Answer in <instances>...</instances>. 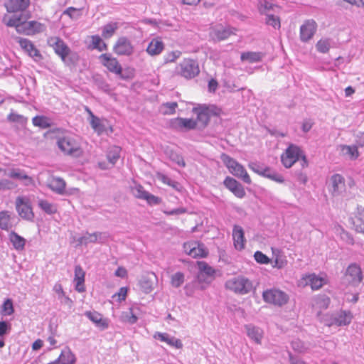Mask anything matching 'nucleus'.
<instances>
[{
    "mask_svg": "<svg viewBox=\"0 0 364 364\" xmlns=\"http://www.w3.org/2000/svg\"><path fill=\"white\" fill-rule=\"evenodd\" d=\"M48 45L53 48L55 53L66 65L73 63L74 57H69L70 49L61 38L56 36L50 37L48 38Z\"/></svg>",
    "mask_w": 364,
    "mask_h": 364,
    "instance_id": "1",
    "label": "nucleus"
},
{
    "mask_svg": "<svg viewBox=\"0 0 364 364\" xmlns=\"http://www.w3.org/2000/svg\"><path fill=\"white\" fill-rule=\"evenodd\" d=\"M222 160L232 175L242 179L247 184L251 183V178L242 165L226 154L222 156Z\"/></svg>",
    "mask_w": 364,
    "mask_h": 364,
    "instance_id": "2",
    "label": "nucleus"
},
{
    "mask_svg": "<svg viewBox=\"0 0 364 364\" xmlns=\"http://www.w3.org/2000/svg\"><path fill=\"white\" fill-rule=\"evenodd\" d=\"M175 72L186 79H192L199 74L200 69L197 61L186 58L176 66Z\"/></svg>",
    "mask_w": 364,
    "mask_h": 364,
    "instance_id": "3",
    "label": "nucleus"
},
{
    "mask_svg": "<svg viewBox=\"0 0 364 364\" xmlns=\"http://www.w3.org/2000/svg\"><path fill=\"white\" fill-rule=\"evenodd\" d=\"M59 149L67 155L80 156L82 154L80 144L72 136H65L58 139Z\"/></svg>",
    "mask_w": 364,
    "mask_h": 364,
    "instance_id": "4",
    "label": "nucleus"
},
{
    "mask_svg": "<svg viewBox=\"0 0 364 364\" xmlns=\"http://www.w3.org/2000/svg\"><path fill=\"white\" fill-rule=\"evenodd\" d=\"M228 289L239 294H246L252 289V282L243 277H237L228 280L225 283Z\"/></svg>",
    "mask_w": 364,
    "mask_h": 364,
    "instance_id": "5",
    "label": "nucleus"
},
{
    "mask_svg": "<svg viewBox=\"0 0 364 364\" xmlns=\"http://www.w3.org/2000/svg\"><path fill=\"white\" fill-rule=\"evenodd\" d=\"M262 298L265 302L279 306L285 304L289 299L287 294L278 289H270L264 291L262 294Z\"/></svg>",
    "mask_w": 364,
    "mask_h": 364,
    "instance_id": "6",
    "label": "nucleus"
},
{
    "mask_svg": "<svg viewBox=\"0 0 364 364\" xmlns=\"http://www.w3.org/2000/svg\"><path fill=\"white\" fill-rule=\"evenodd\" d=\"M363 280L361 268L357 264H350L346 269L344 282L348 285L357 287Z\"/></svg>",
    "mask_w": 364,
    "mask_h": 364,
    "instance_id": "7",
    "label": "nucleus"
},
{
    "mask_svg": "<svg viewBox=\"0 0 364 364\" xmlns=\"http://www.w3.org/2000/svg\"><path fill=\"white\" fill-rule=\"evenodd\" d=\"M16 209L18 215L24 220H32L34 213L28 198L19 196L16 199Z\"/></svg>",
    "mask_w": 364,
    "mask_h": 364,
    "instance_id": "8",
    "label": "nucleus"
},
{
    "mask_svg": "<svg viewBox=\"0 0 364 364\" xmlns=\"http://www.w3.org/2000/svg\"><path fill=\"white\" fill-rule=\"evenodd\" d=\"M302 153L299 147L291 144L281 156L282 164L286 168L291 167L300 159Z\"/></svg>",
    "mask_w": 364,
    "mask_h": 364,
    "instance_id": "9",
    "label": "nucleus"
},
{
    "mask_svg": "<svg viewBox=\"0 0 364 364\" xmlns=\"http://www.w3.org/2000/svg\"><path fill=\"white\" fill-rule=\"evenodd\" d=\"M16 41L19 44L22 50L35 61L38 62L43 59V56L39 50L35 46L31 40L21 37H16Z\"/></svg>",
    "mask_w": 364,
    "mask_h": 364,
    "instance_id": "10",
    "label": "nucleus"
},
{
    "mask_svg": "<svg viewBox=\"0 0 364 364\" xmlns=\"http://www.w3.org/2000/svg\"><path fill=\"white\" fill-rule=\"evenodd\" d=\"M183 249L187 255L193 258L205 257L208 255V251L204 245L196 241L185 242Z\"/></svg>",
    "mask_w": 364,
    "mask_h": 364,
    "instance_id": "11",
    "label": "nucleus"
},
{
    "mask_svg": "<svg viewBox=\"0 0 364 364\" xmlns=\"http://www.w3.org/2000/svg\"><path fill=\"white\" fill-rule=\"evenodd\" d=\"M317 30V23L313 19L306 20L300 26L299 35L302 42H308L311 40Z\"/></svg>",
    "mask_w": 364,
    "mask_h": 364,
    "instance_id": "12",
    "label": "nucleus"
},
{
    "mask_svg": "<svg viewBox=\"0 0 364 364\" xmlns=\"http://www.w3.org/2000/svg\"><path fill=\"white\" fill-rule=\"evenodd\" d=\"M99 59L101 63L106 67L109 71L117 75H122V68L117 58H113L109 53H103Z\"/></svg>",
    "mask_w": 364,
    "mask_h": 364,
    "instance_id": "13",
    "label": "nucleus"
},
{
    "mask_svg": "<svg viewBox=\"0 0 364 364\" xmlns=\"http://www.w3.org/2000/svg\"><path fill=\"white\" fill-rule=\"evenodd\" d=\"M329 191L333 196H341L346 191L345 179L341 174L336 173L331 177Z\"/></svg>",
    "mask_w": 364,
    "mask_h": 364,
    "instance_id": "14",
    "label": "nucleus"
},
{
    "mask_svg": "<svg viewBox=\"0 0 364 364\" xmlns=\"http://www.w3.org/2000/svg\"><path fill=\"white\" fill-rule=\"evenodd\" d=\"M199 272L197 278L199 282L209 284L214 279L215 270L209 266L205 262H198Z\"/></svg>",
    "mask_w": 364,
    "mask_h": 364,
    "instance_id": "15",
    "label": "nucleus"
},
{
    "mask_svg": "<svg viewBox=\"0 0 364 364\" xmlns=\"http://www.w3.org/2000/svg\"><path fill=\"white\" fill-rule=\"evenodd\" d=\"M46 30V26L37 21H23V28L21 33L26 36H34L44 32Z\"/></svg>",
    "mask_w": 364,
    "mask_h": 364,
    "instance_id": "16",
    "label": "nucleus"
},
{
    "mask_svg": "<svg viewBox=\"0 0 364 364\" xmlns=\"http://www.w3.org/2000/svg\"><path fill=\"white\" fill-rule=\"evenodd\" d=\"M113 49L118 55H130L134 51L131 41L126 37H120L117 41Z\"/></svg>",
    "mask_w": 364,
    "mask_h": 364,
    "instance_id": "17",
    "label": "nucleus"
},
{
    "mask_svg": "<svg viewBox=\"0 0 364 364\" xmlns=\"http://www.w3.org/2000/svg\"><path fill=\"white\" fill-rule=\"evenodd\" d=\"M4 176L22 181L24 186H30L33 183V178L28 176L24 170L18 168H13L8 169V171H4Z\"/></svg>",
    "mask_w": 364,
    "mask_h": 364,
    "instance_id": "18",
    "label": "nucleus"
},
{
    "mask_svg": "<svg viewBox=\"0 0 364 364\" xmlns=\"http://www.w3.org/2000/svg\"><path fill=\"white\" fill-rule=\"evenodd\" d=\"M223 183L236 197L242 198L245 196V191L242 186L233 178L226 177Z\"/></svg>",
    "mask_w": 364,
    "mask_h": 364,
    "instance_id": "19",
    "label": "nucleus"
},
{
    "mask_svg": "<svg viewBox=\"0 0 364 364\" xmlns=\"http://www.w3.org/2000/svg\"><path fill=\"white\" fill-rule=\"evenodd\" d=\"M30 0H9L5 7L9 13L25 11L30 6Z\"/></svg>",
    "mask_w": 364,
    "mask_h": 364,
    "instance_id": "20",
    "label": "nucleus"
},
{
    "mask_svg": "<svg viewBox=\"0 0 364 364\" xmlns=\"http://www.w3.org/2000/svg\"><path fill=\"white\" fill-rule=\"evenodd\" d=\"M155 339H159L162 342L166 343L168 346L180 349L183 347V343L180 339L169 336L166 333L156 332L154 335Z\"/></svg>",
    "mask_w": 364,
    "mask_h": 364,
    "instance_id": "21",
    "label": "nucleus"
},
{
    "mask_svg": "<svg viewBox=\"0 0 364 364\" xmlns=\"http://www.w3.org/2000/svg\"><path fill=\"white\" fill-rule=\"evenodd\" d=\"M232 238L236 250H242L245 247V239L243 229L239 225H235L232 230Z\"/></svg>",
    "mask_w": 364,
    "mask_h": 364,
    "instance_id": "22",
    "label": "nucleus"
},
{
    "mask_svg": "<svg viewBox=\"0 0 364 364\" xmlns=\"http://www.w3.org/2000/svg\"><path fill=\"white\" fill-rule=\"evenodd\" d=\"M306 284L310 285L313 290H318L327 284L328 279L326 276L311 274L306 276Z\"/></svg>",
    "mask_w": 364,
    "mask_h": 364,
    "instance_id": "23",
    "label": "nucleus"
},
{
    "mask_svg": "<svg viewBox=\"0 0 364 364\" xmlns=\"http://www.w3.org/2000/svg\"><path fill=\"white\" fill-rule=\"evenodd\" d=\"M105 235L101 232L88 233L80 237L77 241L79 245H87L88 243L100 242L103 243L105 241Z\"/></svg>",
    "mask_w": 364,
    "mask_h": 364,
    "instance_id": "24",
    "label": "nucleus"
},
{
    "mask_svg": "<svg viewBox=\"0 0 364 364\" xmlns=\"http://www.w3.org/2000/svg\"><path fill=\"white\" fill-rule=\"evenodd\" d=\"M85 272L82 269V268L80 266H75V277H74V282H75V289L77 291L80 293H82L85 291Z\"/></svg>",
    "mask_w": 364,
    "mask_h": 364,
    "instance_id": "25",
    "label": "nucleus"
},
{
    "mask_svg": "<svg viewBox=\"0 0 364 364\" xmlns=\"http://www.w3.org/2000/svg\"><path fill=\"white\" fill-rule=\"evenodd\" d=\"M85 315L101 330H105L109 327V321L103 319L102 316L97 311H86Z\"/></svg>",
    "mask_w": 364,
    "mask_h": 364,
    "instance_id": "26",
    "label": "nucleus"
},
{
    "mask_svg": "<svg viewBox=\"0 0 364 364\" xmlns=\"http://www.w3.org/2000/svg\"><path fill=\"white\" fill-rule=\"evenodd\" d=\"M245 328L246 329L247 336L256 343L260 344L263 337L262 330L252 324L245 325Z\"/></svg>",
    "mask_w": 364,
    "mask_h": 364,
    "instance_id": "27",
    "label": "nucleus"
},
{
    "mask_svg": "<svg viewBox=\"0 0 364 364\" xmlns=\"http://www.w3.org/2000/svg\"><path fill=\"white\" fill-rule=\"evenodd\" d=\"M164 48V44L159 38H154L151 41L146 48V52L151 56L159 55Z\"/></svg>",
    "mask_w": 364,
    "mask_h": 364,
    "instance_id": "28",
    "label": "nucleus"
},
{
    "mask_svg": "<svg viewBox=\"0 0 364 364\" xmlns=\"http://www.w3.org/2000/svg\"><path fill=\"white\" fill-rule=\"evenodd\" d=\"M335 319L334 322L331 324H335L336 326H346L350 323L352 316L349 312L341 311L334 313Z\"/></svg>",
    "mask_w": 364,
    "mask_h": 364,
    "instance_id": "29",
    "label": "nucleus"
},
{
    "mask_svg": "<svg viewBox=\"0 0 364 364\" xmlns=\"http://www.w3.org/2000/svg\"><path fill=\"white\" fill-rule=\"evenodd\" d=\"M193 112L197 116V125L200 127H205L209 122L210 117L207 109L205 108H194Z\"/></svg>",
    "mask_w": 364,
    "mask_h": 364,
    "instance_id": "30",
    "label": "nucleus"
},
{
    "mask_svg": "<svg viewBox=\"0 0 364 364\" xmlns=\"http://www.w3.org/2000/svg\"><path fill=\"white\" fill-rule=\"evenodd\" d=\"M174 126L181 129L191 130L196 127L197 122L193 119L177 118L174 122Z\"/></svg>",
    "mask_w": 364,
    "mask_h": 364,
    "instance_id": "31",
    "label": "nucleus"
},
{
    "mask_svg": "<svg viewBox=\"0 0 364 364\" xmlns=\"http://www.w3.org/2000/svg\"><path fill=\"white\" fill-rule=\"evenodd\" d=\"M9 238L14 248L17 251H22L25 248L26 240L15 232H11Z\"/></svg>",
    "mask_w": 364,
    "mask_h": 364,
    "instance_id": "32",
    "label": "nucleus"
},
{
    "mask_svg": "<svg viewBox=\"0 0 364 364\" xmlns=\"http://www.w3.org/2000/svg\"><path fill=\"white\" fill-rule=\"evenodd\" d=\"M264 56V53L261 52H244L241 53L240 59L242 61H247L250 63L260 62Z\"/></svg>",
    "mask_w": 364,
    "mask_h": 364,
    "instance_id": "33",
    "label": "nucleus"
},
{
    "mask_svg": "<svg viewBox=\"0 0 364 364\" xmlns=\"http://www.w3.org/2000/svg\"><path fill=\"white\" fill-rule=\"evenodd\" d=\"M330 304V298L325 294H319L312 299V306L316 309H326Z\"/></svg>",
    "mask_w": 364,
    "mask_h": 364,
    "instance_id": "34",
    "label": "nucleus"
},
{
    "mask_svg": "<svg viewBox=\"0 0 364 364\" xmlns=\"http://www.w3.org/2000/svg\"><path fill=\"white\" fill-rule=\"evenodd\" d=\"M23 15H14L9 18L5 24L9 27H14L17 33H21L23 28V21H22Z\"/></svg>",
    "mask_w": 364,
    "mask_h": 364,
    "instance_id": "35",
    "label": "nucleus"
},
{
    "mask_svg": "<svg viewBox=\"0 0 364 364\" xmlns=\"http://www.w3.org/2000/svg\"><path fill=\"white\" fill-rule=\"evenodd\" d=\"M120 152H121V148L117 146H112L109 149L107 154V158L109 162V164L111 165V166H114L117 160L120 157Z\"/></svg>",
    "mask_w": 364,
    "mask_h": 364,
    "instance_id": "36",
    "label": "nucleus"
},
{
    "mask_svg": "<svg viewBox=\"0 0 364 364\" xmlns=\"http://www.w3.org/2000/svg\"><path fill=\"white\" fill-rule=\"evenodd\" d=\"M33 124L41 129H47L52 126L51 119L43 115H38L32 119Z\"/></svg>",
    "mask_w": 364,
    "mask_h": 364,
    "instance_id": "37",
    "label": "nucleus"
},
{
    "mask_svg": "<svg viewBox=\"0 0 364 364\" xmlns=\"http://www.w3.org/2000/svg\"><path fill=\"white\" fill-rule=\"evenodd\" d=\"M48 187L58 193H63L65 188V183L60 178H53L49 182Z\"/></svg>",
    "mask_w": 364,
    "mask_h": 364,
    "instance_id": "38",
    "label": "nucleus"
},
{
    "mask_svg": "<svg viewBox=\"0 0 364 364\" xmlns=\"http://www.w3.org/2000/svg\"><path fill=\"white\" fill-rule=\"evenodd\" d=\"M233 29L230 27H218L214 29V35L219 41L227 39L230 35L233 34Z\"/></svg>",
    "mask_w": 364,
    "mask_h": 364,
    "instance_id": "39",
    "label": "nucleus"
},
{
    "mask_svg": "<svg viewBox=\"0 0 364 364\" xmlns=\"http://www.w3.org/2000/svg\"><path fill=\"white\" fill-rule=\"evenodd\" d=\"M353 225L356 232L364 233V208H359Z\"/></svg>",
    "mask_w": 364,
    "mask_h": 364,
    "instance_id": "40",
    "label": "nucleus"
},
{
    "mask_svg": "<svg viewBox=\"0 0 364 364\" xmlns=\"http://www.w3.org/2000/svg\"><path fill=\"white\" fill-rule=\"evenodd\" d=\"M119 24L117 22H110L102 28V35L105 38H111L118 29Z\"/></svg>",
    "mask_w": 364,
    "mask_h": 364,
    "instance_id": "41",
    "label": "nucleus"
},
{
    "mask_svg": "<svg viewBox=\"0 0 364 364\" xmlns=\"http://www.w3.org/2000/svg\"><path fill=\"white\" fill-rule=\"evenodd\" d=\"M131 192L134 197L142 200H144L148 193L141 185L136 183H134V185L131 186Z\"/></svg>",
    "mask_w": 364,
    "mask_h": 364,
    "instance_id": "42",
    "label": "nucleus"
},
{
    "mask_svg": "<svg viewBox=\"0 0 364 364\" xmlns=\"http://www.w3.org/2000/svg\"><path fill=\"white\" fill-rule=\"evenodd\" d=\"M138 320L137 316L133 314L132 309H129L127 311H124L120 316V321L129 324L135 323Z\"/></svg>",
    "mask_w": 364,
    "mask_h": 364,
    "instance_id": "43",
    "label": "nucleus"
},
{
    "mask_svg": "<svg viewBox=\"0 0 364 364\" xmlns=\"http://www.w3.org/2000/svg\"><path fill=\"white\" fill-rule=\"evenodd\" d=\"M10 215L7 211L0 212V228L1 230H8L11 228Z\"/></svg>",
    "mask_w": 364,
    "mask_h": 364,
    "instance_id": "44",
    "label": "nucleus"
},
{
    "mask_svg": "<svg viewBox=\"0 0 364 364\" xmlns=\"http://www.w3.org/2000/svg\"><path fill=\"white\" fill-rule=\"evenodd\" d=\"M14 312L13 301L11 299L4 301L1 306V314L3 316H11Z\"/></svg>",
    "mask_w": 364,
    "mask_h": 364,
    "instance_id": "45",
    "label": "nucleus"
},
{
    "mask_svg": "<svg viewBox=\"0 0 364 364\" xmlns=\"http://www.w3.org/2000/svg\"><path fill=\"white\" fill-rule=\"evenodd\" d=\"M265 23L267 25L272 26L274 29H279L281 26L279 18L272 14H267Z\"/></svg>",
    "mask_w": 364,
    "mask_h": 364,
    "instance_id": "46",
    "label": "nucleus"
},
{
    "mask_svg": "<svg viewBox=\"0 0 364 364\" xmlns=\"http://www.w3.org/2000/svg\"><path fill=\"white\" fill-rule=\"evenodd\" d=\"M90 124L91 127L98 134H102L105 130V126L102 124L99 117L94 116L90 119Z\"/></svg>",
    "mask_w": 364,
    "mask_h": 364,
    "instance_id": "47",
    "label": "nucleus"
},
{
    "mask_svg": "<svg viewBox=\"0 0 364 364\" xmlns=\"http://www.w3.org/2000/svg\"><path fill=\"white\" fill-rule=\"evenodd\" d=\"M341 150L344 154L348 155L352 159H355L359 156L358 148L355 146L343 145Z\"/></svg>",
    "mask_w": 364,
    "mask_h": 364,
    "instance_id": "48",
    "label": "nucleus"
},
{
    "mask_svg": "<svg viewBox=\"0 0 364 364\" xmlns=\"http://www.w3.org/2000/svg\"><path fill=\"white\" fill-rule=\"evenodd\" d=\"M316 48L318 52L326 53L331 48V40L329 38L319 40L316 45Z\"/></svg>",
    "mask_w": 364,
    "mask_h": 364,
    "instance_id": "49",
    "label": "nucleus"
},
{
    "mask_svg": "<svg viewBox=\"0 0 364 364\" xmlns=\"http://www.w3.org/2000/svg\"><path fill=\"white\" fill-rule=\"evenodd\" d=\"M184 274L181 272H178L171 276V284L173 287L178 288L184 282Z\"/></svg>",
    "mask_w": 364,
    "mask_h": 364,
    "instance_id": "50",
    "label": "nucleus"
},
{
    "mask_svg": "<svg viewBox=\"0 0 364 364\" xmlns=\"http://www.w3.org/2000/svg\"><path fill=\"white\" fill-rule=\"evenodd\" d=\"M39 207L48 214H53L56 212V208L48 200H41L38 202Z\"/></svg>",
    "mask_w": 364,
    "mask_h": 364,
    "instance_id": "51",
    "label": "nucleus"
},
{
    "mask_svg": "<svg viewBox=\"0 0 364 364\" xmlns=\"http://www.w3.org/2000/svg\"><path fill=\"white\" fill-rule=\"evenodd\" d=\"M7 119L10 122H16L21 125H25L28 121L27 117L14 112L10 113Z\"/></svg>",
    "mask_w": 364,
    "mask_h": 364,
    "instance_id": "52",
    "label": "nucleus"
},
{
    "mask_svg": "<svg viewBox=\"0 0 364 364\" xmlns=\"http://www.w3.org/2000/svg\"><path fill=\"white\" fill-rule=\"evenodd\" d=\"M140 286L143 291L146 294H149L154 289V284L152 281L147 278L143 277L140 281Z\"/></svg>",
    "mask_w": 364,
    "mask_h": 364,
    "instance_id": "53",
    "label": "nucleus"
},
{
    "mask_svg": "<svg viewBox=\"0 0 364 364\" xmlns=\"http://www.w3.org/2000/svg\"><path fill=\"white\" fill-rule=\"evenodd\" d=\"M159 178H160V180L164 183L167 184L169 186H171L172 188H173L175 190H176L178 191H181L182 187L180 185V183H178L177 181H175L171 179L169 177H168L167 176L164 175V174L161 175Z\"/></svg>",
    "mask_w": 364,
    "mask_h": 364,
    "instance_id": "54",
    "label": "nucleus"
},
{
    "mask_svg": "<svg viewBox=\"0 0 364 364\" xmlns=\"http://www.w3.org/2000/svg\"><path fill=\"white\" fill-rule=\"evenodd\" d=\"M92 43L93 48L102 51L107 49V46L102 42V38L99 36H93L92 37Z\"/></svg>",
    "mask_w": 364,
    "mask_h": 364,
    "instance_id": "55",
    "label": "nucleus"
},
{
    "mask_svg": "<svg viewBox=\"0 0 364 364\" xmlns=\"http://www.w3.org/2000/svg\"><path fill=\"white\" fill-rule=\"evenodd\" d=\"M274 6L267 1H264L263 3H261L259 11L261 14L267 16V14H272L271 10L273 9Z\"/></svg>",
    "mask_w": 364,
    "mask_h": 364,
    "instance_id": "56",
    "label": "nucleus"
},
{
    "mask_svg": "<svg viewBox=\"0 0 364 364\" xmlns=\"http://www.w3.org/2000/svg\"><path fill=\"white\" fill-rule=\"evenodd\" d=\"M144 200L150 205H159L162 202V199L158 196L151 194L148 192Z\"/></svg>",
    "mask_w": 364,
    "mask_h": 364,
    "instance_id": "57",
    "label": "nucleus"
},
{
    "mask_svg": "<svg viewBox=\"0 0 364 364\" xmlns=\"http://www.w3.org/2000/svg\"><path fill=\"white\" fill-rule=\"evenodd\" d=\"M16 187V185L9 179L0 180V191L10 190Z\"/></svg>",
    "mask_w": 364,
    "mask_h": 364,
    "instance_id": "58",
    "label": "nucleus"
},
{
    "mask_svg": "<svg viewBox=\"0 0 364 364\" xmlns=\"http://www.w3.org/2000/svg\"><path fill=\"white\" fill-rule=\"evenodd\" d=\"M254 257L255 259L259 264H268L269 262V259L268 257L260 251L255 252Z\"/></svg>",
    "mask_w": 364,
    "mask_h": 364,
    "instance_id": "59",
    "label": "nucleus"
},
{
    "mask_svg": "<svg viewBox=\"0 0 364 364\" xmlns=\"http://www.w3.org/2000/svg\"><path fill=\"white\" fill-rule=\"evenodd\" d=\"M178 105L176 102H167L163 105V107L166 109L164 111L165 114H173L175 113L176 108Z\"/></svg>",
    "mask_w": 364,
    "mask_h": 364,
    "instance_id": "60",
    "label": "nucleus"
},
{
    "mask_svg": "<svg viewBox=\"0 0 364 364\" xmlns=\"http://www.w3.org/2000/svg\"><path fill=\"white\" fill-rule=\"evenodd\" d=\"M170 159L177 164L179 166L184 167L186 166L183 158L177 153H171L170 155Z\"/></svg>",
    "mask_w": 364,
    "mask_h": 364,
    "instance_id": "61",
    "label": "nucleus"
},
{
    "mask_svg": "<svg viewBox=\"0 0 364 364\" xmlns=\"http://www.w3.org/2000/svg\"><path fill=\"white\" fill-rule=\"evenodd\" d=\"M338 231H340L341 237L343 240H345L348 244L353 245L354 242L353 238L350 236V235L345 231L342 228L339 227L338 228Z\"/></svg>",
    "mask_w": 364,
    "mask_h": 364,
    "instance_id": "62",
    "label": "nucleus"
},
{
    "mask_svg": "<svg viewBox=\"0 0 364 364\" xmlns=\"http://www.w3.org/2000/svg\"><path fill=\"white\" fill-rule=\"evenodd\" d=\"M181 55V52L178 50L172 51L166 54L165 61L166 63L174 62Z\"/></svg>",
    "mask_w": 364,
    "mask_h": 364,
    "instance_id": "63",
    "label": "nucleus"
},
{
    "mask_svg": "<svg viewBox=\"0 0 364 364\" xmlns=\"http://www.w3.org/2000/svg\"><path fill=\"white\" fill-rule=\"evenodd\" d=\"M79 10L74 7H68L63 11L64 15H67L73 19H77L80 14L75 15V13L78 12Z\"/></svg>",
    "mask_w": 364,
    "mask_h": 364,
    "instance_id": "64",
    "label": "nucleus"
}]
</instances>
